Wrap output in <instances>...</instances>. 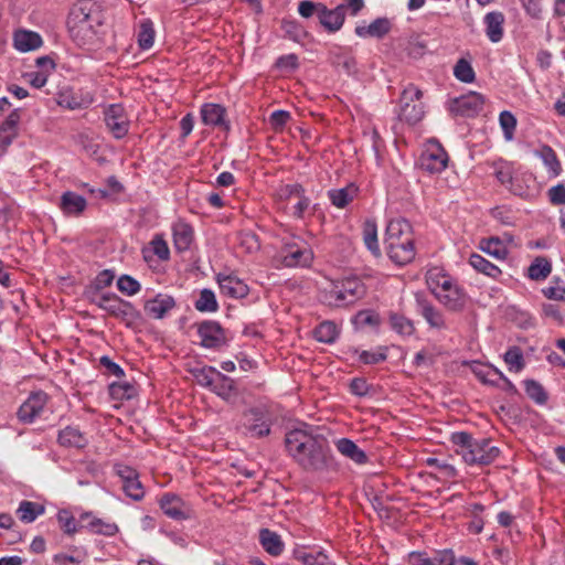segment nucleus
<instances>
[{
    "label": "nucleus",
    "mask_w": 565,
    "mask_h": 565,
    "mask_svg": "<svg viewBox=\"0 0 565 565\" xmlns=\"http://www.w3.org/2000/svg\"><path fill=\"white\" fill-rule=\"evenodd\" d=\"M288 454L308 471H322L331 465V454L328 441L320 435L302 428H296L286 434Z\"/></svg>",
    "instance_id": "f257e3e1"
},
{
    "label": "nucleus",
    "mask_w": 565,
    "mask_h": 565,
    "mask_svg": "<svg viewBox=\"0 0 565 565\" xmlns=\"http://www.w3.org/2000/svg\"><path fill=\"white\" fill-rule=\"evenodd\" d=\"M451 443L455 451L468 465L487 466L492 463L500 455V449L491 445L490 439H475L465 431L454 433Z\"/></svg>",
    "instance_id": "f03ea898"
},
{
    "label": "nucleus",
    "mask_w": 565,
    "mask_h": 565,
    "mask_svg": "<svg viewBox=\"0 0 565 565\" xmlns=\"http://www.w3.org/2000/svg\"><path fill=\"white\" fill-rule=\"evenodd\" d=\"M365 294L364 284L358 278L331 281L320 294V300L330 307H343L354 303Z\"/></svg>",
    "instance_id": "7ed1b4c3"
},
{
    "label": "nucleus",
    "mask_w": 565,
    "mask_h": 565,
    "mask_svg": "<svg viewBox=\"0 0 565 565\" xmlns=\"http://www.w3.org/2000/svg\"><path fill=\"white\" fill-rule=\"evenodd\" d=\"M103 24V14L99 7L90 1H81L75 7L68 20V28L74 38H79L81 33L84 36H92L96 34V29Z\"/></svg>",
    "instance_id": "20e7f679"
},
{
    "label": "nucleus",
    "mask_w": 565,
    "mask_h": 565,
    "mask_svg": "<svg viewBox=\"0 0 565 565\" xmlns=\"http://www.w3.org/2000/svg\"><path fill=\"white\" fill-rule=\"evenodd\" d=\"M422 97L423 92L412 84L403 90L398 111L399 120L415 125L423 119L425 107Z\"/></svg>",
    "instance_id": "39448f33"
},
{
    "label": "nucleus",
    "mask_w": 565,
    "mask_h": 565,
    "mask_svg": "<svg viewBox=\"0 0 565 565\" xmlns=\"http://www.w3.org/2000/svg\"><path fill=\"white\" fill-rule=\"evenodd\" d=\"M97 307L110 316L131 322L137 318L135 307L113 292H106L92 300Z\"/></svg>",
    "instance_id": "423d86ee"
},
{
    "label": "nucleus",
    "mask_w": 565,
    "mask_h": 565,
    "mask_svg": "<svg viewBox=\"0 0 565 565\" xmlns=\"http://www.w3.org/2000/svg\"><path fill=\"white\" fill-rule=\"evenodd\" d=\"M270 418L266 411L259 407L244 412L242 425L250 437L262 438L270 433Z\"/></svg>",
    "instance_id": "0eeeda50"
},
{
    "label": "nucleus",
    "mask_w": 565,
    "mask_h": 565,
    "mask_svg": "<svg viewBox=\"0 0 565 565\" xmlns=\"http://www.w3.org/2000/svg\"><path fill=\"white\" fill-rule=\"evenodd\" d=\"M484 97L476 92L454 98L448 104V110L452 116L475 117L483 108Z\"/></svg>",
    "instance_id": "6e6552de"
},
{
    "label": "nucleus",
    "mask_w": 565,
    "mask_h": 565,
    "mask_svg": "<svg viewBox=\"0 0 565 565\" xmlns=\"http://www.w3.org/2000/svg\"><path fill=\"white\" fill-rule=\"evenodd\" d=\"M200 344L206 349L217 350L226 344L225 330L216 321L206 320L198 324Z\"/></svg>",
    "instance_id": "1a4fd4ad"
},
{
    "label": "nucleus",
    "mask_w": 565,
    "mask_h": 565,
    "mask_svg": "<svg viewBox=\"0 0 565 565\" xmlns=\"http://www.w3.org/2000/svg\"><path fill=\"white\" fill-rule=\"evenodd\" d=\"M313 258L311 249L297 243L286 244L279 252L278 259L285 267H306Z\"/></svg>",
    "instance_id": "9d476101"
},
{
    "label": "nucleus",
    "mask_w": 565,
    "mask_h": 565,
    "mask_svg": "<svg viewBox=\"0 0 565 565\" xmlns=\"http://www.w3.org/2000/svg\"><path fill=\"white\" fill-rule=\"evenodd\" d=\"M448 163V154L437 142L430 143L419 157V166L429 173L444 171Z\"/></svg>",
    "instance_id": "9b49d317"
},
{
    "label": "nucleus",
    "mask_w": 565,
    "mask_h": 565,
    "mask_svg": "<svg viewBox=\"0 0 565 565\" xmlns=\"http://www.w3.org/2000/svg\"><path fill=\"white\" fill-rule=\"evenodd\" d=\"M104 121L116 139H121L128 134L129 120L121 105H109L104 111Z\"/></svg>",
    "instance_id": "f8f14e48"
},
{
    "label": "nucleus",
    "mask_w": 565,
    "mask_h": 565,
    "mask_svg": "<svg viewBox=\"0 0 565 565\" xmlns=\"http://www.w3.org/2000/svg\"><path fill=\"white\" fill-rule=\"evenodd\" d=\"M415 305L416 312L420 315L431 328H446L444 315L427 299L423 292L415 294Z\"/></svg>",
    "instance_id": "ddd939ff"
},
{
    "label": "nucleus",
    "mask_w": 565,
    "mask_h": 565,
    "mask_svg": "<svg viewBox=\"0 0 565 565\" xmlns=\"http://www.w3.org/2000/svg\"><path fill=\"white\" fill-rule=\"evenodd\" d=\"M160 508L173 520H186L191 516L190 507L178 495L166 493L160 500Z\"/></svg>",
    "instance_id": "4468645a"
},
{
    "label": "nucleus",
    "mask_w": 565,
    "mask_h": 565,
    "mask_svg": "<svg viewBox=\"0 0 565 565\" xmlns=\"http://www.w3.org/2000/svg\"><path fill=\"white\" fill-rule=\"evenodd\" d=\"M388 257L397 265H406L415 257L414 238L385 244Z\"/></svg>",
    "instance_id": "2eb2a0df"
},
{
    "label": "nucleus",
    "mask_w": 565,
    "mask_h": 565,
    "mask_svg": "<svg viewBox=\"0 0 565 565\" xmlns=\"http://www.w3.org/2000/svg\"><path fill=\"white\" fill-rule=\"evenodd\" d=\"M175 307V300L167 294H158L145 302L143 309L147 316L153 319H163Z\"/></svg>",
    "instance_id": "dca6fc26"
},
{
    "label": "nucleus",
    "mask_w": 565,
    "mask_h": 565,
    "mask_svg": "<svg viewBox=\"0 0 565 565\" xmlns=\"http://www.w3.org/2000/svg\"><path fill=\"white\" fill-rule=\"evenodd\" d=\"M46 394L43 392H39L32 394L19 408L18 417L20 420L24 423H32L34 418L40 416L45 404H46Z\"/></svg>",
    "instance_id": "f3484780"
},
{
    "label": "nucleus",
    "mask_w": 565,
    "mask_h": 565,
    "mask_svg": "<svg viewBox=\"0 0 565 565\" xmlns=\"http://www.w3.org/2000/svg\"><path fill=\"white\" fill-rule=\"evenodd\" d=\"M223 295L232 298H243L248 294L247 285L236 275L220 273L216 277Z\"/></svg>",
    "instance_id": "a211bd4d"
},
{
    "label": "nucleus",
    "mask_w": 565,
    "mask_h": 565,
    "mask_svg": "<svg viewBox=\"0 0 565 565\" xmlns=\"http://www.w3.org/2000/svg\"><path fill=\"white\" fill-rule=\"evenodd\" d=\"M345 19V4H340L334 9H328L324 4L320 9L318 20L321 25L329 32L339 31Z\"/></svg>",
    "instance_id": "6ab92c4d"
},
{
    "label": "nucleus",
    "mask_w": 565,
    "mask_h": 565,
    "mask_svg": "<svg viewBox=\"0 0 565 565\" xmlns=\"http://www.w3.org/2000/svg\"><path fill=\"white\" fill-rule=\"evenodd\" d=\"M81 522L86 523L81 524L79 529H86L93 534L114 536L119 531L116 523L95 518L90 513L82 514Z\"/></svg>",
    "instance_id": "aec40b11"
},
{
    "label": "nucleus",
    "mask_w": 565,
    "mask_h": 565,
    "mask_svg": "<svg viewBox=\"0 0 565 565\" xmlns=\"http://www.w3.org/2000/svg\"><path fill=\"white\" fill-rule=\"evenodd\" d=\"M438 301L450 311H460L465 308L467 296L463 289L456 284L449 291L438 292Z\"/></svg>",
    "instance_id": "412c9836"
},
{
    "label": "nucleus",
    "mask_w": 565,
    "mask_h": 565,
    "mask_svg": "<svg viewBox=\"0 0 565 565\" xmlns=\"http://www.w3.org/2000/svg\"><path fill=\"white\" fill-rule=\"evenodd\" d=\"M504 21V14L500 11H492L484 15L483 23L486 26V35L492 43H498L502 40Z\"/></svg>",
    "instance_id": "4be33fe9"
},
{
    "label": "nucleus",
    "mask_w": 565,
    "mask_h": 565,
    "mask_svg": "<svg viewBox=\"0 0 565 565\" xmlns=\"http://www.w3.org/2000/svg\"><path fill=\"white\" fill-rule=\"evenodd\" d=\"M412 239V226L411 224L404 220H392L387 226H386V233H385V244H388L392 242H401L402 239Z\"/></svg>",
    "instance_id": "5701e85b"
},
{
    "label": "nucleus",
    "mask_w": 565,
    "mask_h": 565,
    "mask_svg": "<svg viewBox=\"0 0 565 565\" xmlns=\"http://www.w3.org/2000/svg\"><path fill=\"white\" fill-rule=\"evenodd\" d=\"M392 24L387 18H377L369 25H358L355 34L360 38L382 39L391 31Z\"/></svg>",
    "instance_id": "b1692460"
},
{
    "label": "nucleus",
    "mask_w": 565,
    "mask_h": 565,
    "mask_svg": "<svg viewBox=\"0 0 565 565\" xmlns=\"http://www.w3.org/2000/svg\"><path fill=\"white\" fill-rule=\"evenodd\" d=\"M43 44L39 33L28 30H18L13 35V45L20 52H29L39 49Z\"/></svg>",
    "instance_id": "393cba45"
},
{
    "label": "nucleus",
    "mask_w": 565,
    "mask_h": 565,
    "mask_svg": "<svg viewBox=\"0 0 565 565\" xmlns=\"http://www.w3.org/2000/svg\"><path fill=\"white\" fill-rule=\"evenodd\" d=\"M57 441L62 447L85 448L88 445L87 437L76 427L67 426L60 430Z\"/></svg>",
    "instance_id": "a878e982"
},
{
    "label": "nucleus",
    "mask_w": 565,
    "mask_h": 565,
    "mask_svg": "<svg viewBox=\"0 0 565 565\" xmlns=\"http://www.w3.org/2000/svg\"><path fill=\"white\" fill-rule=\"evenodd\" d=\"M72 89H63L57 97L58 106L71 110L87 108L93 103L89 94L76 96Z\"/></svg>",
    "instance_id": "bb28decb"
},
{
    "label": "nucleus",
    "mask_w": 565,
    "mask_h": 565,
    "mask_svg": "<svg viewBox=\"0 0 565 565\" xmlns=\"http://www.w3.org/2000/svg\"><path fill=\"white\" fill-rule=\"evenodd\" d=\"M534 154L542 160L551 178H556L561 174V162L556 156V152L550 146H541L534 150Z\"/></svg>",
    "instance_id": "cd10ccee"
},
{
    "label": "nucleus",
    "mask_w": 565,
    "mask_h": 565,
    "mask_svg": "<svg viewBox=\"0 0 565 565\" xmlns=\"http://www.w3.org/2000/svg\"><path fill=\"white\" fill-rule=\"evenodd\" d=\"M335 448L342 456L351 459L358 465H363L367 461L366 454L349 438L338 439L335 441Z\"/></svg>",
    "instance_id": "c85d7f7f"
},
{
    "label": "nucleus",
    "mask_w": 565,
    "mask_h": 565,
    "mask_svg": "<svg viewBox=\"0 0 565 565\" xmlns=\"http://www.w3.org/2000/svg\"><path fill=\"white\" fill-rule=\"evenodd\" d=\"M86 199L75 192L66 191L61 196L60 207L65 214L78 215L86 209Z\"/></svg>",
    "instance_id": "c756f323"
},
{
    "label": "nucleus",
    "mask_w": 565,
    "mask_h": 565,
    "mask_svg": "<svg viewBox=\"0 0 565 565\" xmlns=\"http://www.w3.org/2000/svg\"><path fill=\"white\" fill-rule=\"evenodd\" d=\"M174 246L179 252L188 250L193 242V228L184 222H177L172 226Z\"/></svg>",
    "instance_id": "7c9ffc66"
},
{
    "label": "nucleus",
    "mask_w": 565,
    "mask_h": 565,
    "mask_svg": "<svg viewBox=\"0 0 565 565\" xmlns=\"http://www.w3.org/2000/svg\"><path fill=\"white\" fill-rule=\"evenodd\" d=\"M222 399L230 402L236 396L235 381L223 373H217V377L211 388Z\"/></svg>",
    "instance_id": "2f4dec72"
},
{
    "label": "nucleus",
    "mask_w": 565,
    "mask_h": 565,
    "mask_svg": "<svg viewBox=\"0 0 565 565\" xmlns=\"http://www.w3.org/2000/svg\"><path fill=\"white\" fill-rule=\"evenodd\" d=\"M259 542L264 550L273 556H278L284 551V543L280 536L268 529L259 531Z\"/></svg>",
    "instance_id": "473e14b6"
},
{
    "label": "nucleus",
    "mask_w": 565,
    "mask_h": 565,
    "mask_svg": "<svg viewBox=\"0 0 565 565\" xmlns=\"http://www.w3.org/2000/svg\"><path fill=\"white\" fill-rule=\"evenodd\" d=\"M358 194V188L354 184H349L341 189H333L328 192V198L331 203L339 207L344 209Z\"/></svg>",
    "instance_id": "72a5a7b5"
},
{
    "label": "nucleus",
    "mask_w": 565,
    "mask_h": 565,
    "mask_svg": "<svg viewBox=\"0 0 565 565\" xmlns=\"http://www.w3.org/2000/svg\"><path fill=\"white\" fill-rule=\"evenodd\" d=\"M225 113V108L218 104H204L201 109L203 122L210 126H223Z\"/></svg>",
    "instance_id": "f704fd0d"
},
{
    "label": "nucleus",
    "mask_w": 565,
    "mask_h": 565,
    "mask_svg": "<svg viewBox=\"0 0 565 565\" xmlns=\"http://www.w3.org/2000/svg\"><path fill=\"white\" fill-rule=\"evenodd\" d=\"M45 512V508L33 501L23 500L17 509V515L24 523H32Z\"/></svg>",
    "instance_id": "c9c22d12"
},
{
    "label": "nucleus",
    "mask_w": 565,
    "mask_h": 565,
    "mask_svg": "<svg viewBox=\"0 0 565 565\" xmlns=\"http://www.w3.org/2000/svg\"><path fill=\"white\" fill-rule=\"evenodd\" d=\"M362 237L367 249L374 256H380L381 249L377 241V226L374 220H366L363 223Z\"/></svg>",
    "instance_id": "e433bc0d"
},
{
    "label": "nucleus",
    "mask_w": 565,
    "mask_h": 565,
    "mask_svg": "<svg viewBox=\"0 0 565 565\" xmlns=\"http://www.w3.org/2000/svg\"><path fill=\"white\" fill-rule=\"evenodd\" d=\"M427 284L431 292L437 297L438 292L449 291L457 282L445 274L429 271L427 276Z\"/></svg>",
    "instance_id": "4c0bfd02"
},
{
    "label": "nucleus",
    "mask_w": 565,
    "mask_h": 565,
    "mask_svg": "<svg viewBox=\"0 0 565 565\" xmlns=\"http://www.w3.org/2000/svg\"><path fill=\"white\" fill-rule=\"evenodd\" d=\"M469 264L479 273H482L491 278H497L501 270L498 266L490 263L479 254H472L469 258Z\"/></svg>",
    "instance_id": "58836bf2"
},
{
    "label": "nucleus",
    "mask_w": 565,
    "mask_h": 565,
    "mask_svg": "<svg viewBox=\"0 0 565 565\" xmlns=\"http://www.w3.org/2000/svg\"><path fill=\"white\" fill-rule=\"evenodd\" d=\"M191 373L199 385L211 391L220 371L213 366H202L193 369Z\"/></svg>",
    "instance_id": "ea45409f"
},
{
    "label": "nucleus",
    "mask_w": 565,
    "mask_h": 565,
    "mask_svg": "<svg viewBox=\"0 0 565 565\" xmlns=\"http://www.w3.org/2000/svg\"><path fill=\"white\" fill-rule=\"evenodd\" d=\"M480 248L497 259H504L508 256V249L498 237H490L480 242Z\"/></svg>",
    "instance_id": "a19ab883"
},
{
    "label": "nucleus",
    "mask_w": 565,
    "mask_h": 565,
    "mask_svg": "<svg viewBox=\"0 0 565 565\" xmlns=\"http://www.w3.org/2000/svg\"><path fill=\"white\" fill-rule=\"evenodd\" d=\"M552 271L551 263L544 257H536L527 268V276L532 280H543Z\"/></svg>",
    "instance_id": "79ce46f5"
},
{
    "label": "nucleus",
    "mask_w": 565,
    "mask_h": 565,
    "mask_svg": "<svg viewBox=\"0 0 565 565\" xmlns=\"http://www.w3.org/2000/svg\"><path fill=\"white\" fill-rule=\"evenodd\" d=\"M317 341L332 343L339 335L337 324L332 321L321 322L313 331Z\"/></svg>",
    "instance_id": "37998d69"
},
{
    "label": "nucleus",
    "mask_w": 565,
    "mask_h": 565,
    "mask_svg": "<svg viewBox=\"0 0 565 565\" xmlns=\"http://www.w3.org/2000/svg\"><path fill=\"white\" fill-rule=\"evenodd\" d=\"M194 307L201 312H215L218 309L215 294L211 289H203L194 302Z\"/></svg>",
    "instance_id": "c03bdc74"
},
{
    "label": "nucleus",
    "mask_w": 565,
    "mask_h": 565,
    "mask_svg": "<svg viewBox=\"0 0 565 565\" xmlns=\"http://www.w3.org/2000/svg\"><path fill=\"white\" fill-rule=\"evenodd\" d=\"M523 383L526 395L537 405H544L547 402L548 395L540 382L525 380Z\"/></svg>",
    "instance_id": "a18cd8bd"
},
{
    "label": "nucleus",
    "mask_w": 565,
    "mask_h": 565,
    "mask_svg": "<svg viewBox=\"0 0 565 565\" xmlns=\"http://www.w3.org/2000/svg\"><path fill=\"white\" fill-rule=\"evenodd\" d=\"M238 247L247 254L258 252L260 248L258 236L249 231L241 232L238 234Z\"/></svg>",
    "instance_id": "49530a36"
},
{
    "label": "nucleus",
    "mask_w": 565,
    "mask_h": 565,
    "mask_svg": "<svg viewBox=\"0 0 565 565\" xmlns=\"http://www.w3.org/2000/svg\"><path fill=\"white\" fill-rule=\"evenodd\" d=\"M355 352L359 354V361L367 365L379 364L387 359L386 347H379L375 351L363 350L359 352L355 350Z\"/></svg>",
    "instance_id": "de8ad7c7"
},
{
    "label": "nucleus",
    "mask_w": 565,
    "mask_h": 565,
    "mask_svg": "<svg viewBox=\"0 0 565 565\" xmlns=\"http://www.w3.org/2000/svg\"><path fill=\"white\" fill-rule=\"evenodd\" d=\"M154 42V30L153 24L150 20L141 22L140 30L138 33V43L142 50H148L153 45Z\"/></svg>",
    "instance_id": "09e8293b"
},
{
    "label": "nucleus",
    "mask_w": 565,
    "mask_h": 565,
    "mask_svg": "<svg viewBox=\"0 0 565 565\" xmlns=\"http://www.w3.org/2000/svg\"><path fill=\"white\" fill-rule=\"evenodd\" d=\"M504 362L510 371L520 372L524 367V359L520 348L512 347L504 353Z\"/></svg>",
    "instance_id": "8fccbe9b"
},
{
    "label": "nucleus",
    "mask_w": 565,
    "mask_h": 565,
    "mask_svg": "<svg viewBox=\"0 0 565 565\" xmlns=\"http://www.w3.org/2000/svg\"><path fill=\"white\" fill-rule=\"evenodd\" d=\"M110 396L117 401L130 399L136 394V388L129 383H113L109 386Z\"/></svg>",
    "instance_id": "3c124183"
},
{
    "label": "nucleus",
    "mask_w": 565,
    "mask_h": 565,
    "mask_svg": "<svg viewBox=\"0 0 565 565\" xmlns=\"http://www.w3.org/2000/svg\"><path fill=\"white\" fill-rule=\"evenodd\" d=\"M454 75L462 83H472L475 81V71L471 64L463 58L456 63L454 67Z\"/></svg>",
    "instance_id": "603ef678"
},
{
    "label": "nucleus",
    "mask_w": 565,
    "mask_h": 565,
    "mask_svg": "<svg viewBox=\"0 0 565 565\" xmlns=\"http://www.w3.org/2000/svg\"><path fill=\"white\" fill-rule=\"evenodd\" d=\"M117 288L127 296H134L140 291V284L129 275H121L117 280Z\"/></svg>",
    "instance_id": "864d4df0"
},
{
    "label": "nucleus",
    "mask_w": 565,
    "mask_h": 565,
    "mask_svg": "<svg viewBox=\"0 0 565 565\" xmlns=\"http://www.w3.org/2000/svg\"><path fill=\"white\" fill-rule=\"evenodd\" d=\"M122 490L129 498L134 499L135 501L141 500L145 495L143 487L138 478V475L122 483Z\"/></svg>",
    "instance_id": "5fc2aeb1"
},
{
    "label": "nucleus",
    "mask_w": 565,
    "mask_h": 565,
    "mask_svg": "<svg viewBox=\"0 0 565 565\" xmlns=\"http://www.w3.org/2000/svg\"><path fill=\"white\" fill-rule=\"evenodd\" d=\"M391 326L399 334L409 335L414 332V326L411 320L399 315H392L390 318Z\"/></svg>",
    "instance_id": "6e6d98bb"
},
{
    "label": "nucleus",
    "mask_w": 565,
    "mask_h": 565,
    "mask_svg": "<svg viewBox=\"0 0 565 565\" xmlns=\"http://www.w3.org/2000/svg\"><path fill=\"white\" fill-rule=\"evenodd\" d=\"M500 126L504 132V137L510 140L516 126V119L512 113L503 110L499 116Z\"/></svg>",
    "instance_id": "4d7b16f0"
},
{
    "label": "nucleus",
    "mask_w": 565,
    "mask_h": 565,
    "mask_svg": "<svg viewBox=\"0 0 565 565\" xmlns=\"http://www.w3.org/2000/svg\"><path fill=\"white\" fill-rule=\"evenodd\" d=\"M57 519L64 533L73 534L78 531L76 520L67 511H60Z\"/></svg>",
    "instance_id": "13d9d810"
},
{
    "label": "nucleus",
    "mask_w": 565,
    "mask_h": 565,
    "mask_svg": "<svg viewBox=\"0 0 565 565\" xmlns=\"http://www.w3.org/2000/svg\"><path fill=\"white\" fill-rule=\"evenodd\" d=\"M323 7L322 3L303 0L298 6V12L302 18H310L312 15H319L320 9Z\"/></svg>",
    "instance_id": "bf43d9fd"
},
{
    "label": "nucleus",
    "mask_w": 565,
    "mask_h": 565,
    "mask_svg": "<svg viewBox=\"0 0 565 565\" xmlns=\"http://www.w3.org/2000/svg\"><path fill=\"white\" fill-rule=\"evenodd\" d=\"M495 177L502 184H510V190L516 195H523L524 191L516 190L514 188V179L512 178L511 171L509 168H499L495 170Z\"/></svg>",
    "instance_id": "052dcab7"
},
{
    "label": "nucleus",
    "mask_w": 565,
    "mask_h": 565,
    "mask_svg": "<svg viewBox=\"0 0 565 565\" xmlns=\"http://www.w3.org/2000/svg\"><path fill=\"white\" fill-rule=\"evenodd\" d=\"M427 465L430 467H436L444 476L448 478H455L457 476V470L452 465L446 461H441L437 458H428Z\"/></svg>",
    "instance_id": "680f3d73"
},
{
    "label": "nucleus",
    "mask_w": 565,
    "mask_h": 565,
    "mask_svg": "<svg viewBox=\"0 0 565 565\" xmlns=\"http://www.w3.org/2000/svg\"><path fill=\"white\" fill-rule=\"evenodd\" d=\"M301 193H305V190L299 183L285 184L278 191L279 198L284 200L296 199Z\"/></svg>",
    "instance_id": "e2e57ef3"
},
{
    "label": "nucleus",
    "mask_w": 565,
    "mask_h": 565,
    "mask_svg": "<svg viewBox=\"0 0 565 565\" xmlns=\"http://www.w3.org/2000/svg\"><path fill=\"white\" fill-rule=\"evenodd\" d=\"M302 562L305 565H332L329 557L322 553H307L302 556Z\"/></svg>",
    "instance_id": "0e129e2a"
},
{
    "label": "nucleus",
    "mask_w": 565,
    "mask_h": 565,
    "mask_svg": "<svg viewBox=\"0 0 565 565\" xmlns=\"http://www.w3.org/2000/svg\"><path fill=\"white\" fill-rule=\"evenodd\" d=\"M290 119V114L286 110H275L269 117V124L275 130H280Z\"/></svg>",
    "instance_id": "69168bd1"
},
{
    "label": "nucleus",
    "mask_w": 565,
    "mask_h": 565,
    "mask_svg": "<svg viewBox=\"0 0 565 565\" xmlns=\"http://www.w3.org/2000/svg\"><path fill=\"white\" fill-rule=\"evenodd\" d=\"M548 198L552 204L559 205L565 203V185L557 184L548 190Z\"/></svg>",
    "instance_id": "338daca9"
},
{
    "label": "nucleus",
    "mask_w": 565,
    "mask_h": 565,
    "mask_svg": "<svg viewBox=\"0 0 565 565\" xmlns=\"http://www.w3.org/2000/svg\"><path fill=\"white\" fill-rule=\"evenodd\" d=\"M434 565H455V555L450 550L439 551L431 557Z\"/></svg>",
    "instance_id": "774afa93"
}]
</instances>
